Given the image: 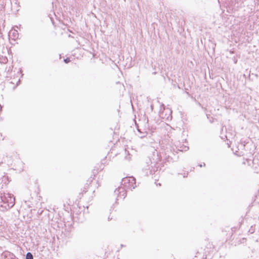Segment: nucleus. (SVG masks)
<instances>
[{
	"label": "nucleus",
	"mask_w": 259,
	"mask_h": 259,
	"mask_svg": "<svg viewBox=\"0 0 259 259\" xmlns=\"http://www.w3.org/2000/svg\"><path fill=\"white\" fill-rule=\"evenodd\" d=\"M200 166L201 167L202 166H203V164L200 165Z\"/></svg>",
	"instance_id": "0eeeda50"
},
{
	"label": "nucleus",
	"mask_w": 259,
	"mask_h": 259,
	"mask_svg": "<svg viewBox=\"0 0 259 259\" xmlns=\"http://www.w3.org/2000/svg\"><path fill=\"white\" fill-rule=\"evenodd\" d=\"M64 61L65 63H68L70 61V60L69 58H67L64 60Z\"/></svg>",
	"instance_id": "423d86ee"
},
{
	"label": "nucleus",
	"mask_w": 259,
	"mask_h": 259,
	"mask_svg": "<svg viewBox=\"0 0 259 259\" xmlns=\"http://www.w3.org/2000/svg\"><path fill=\"white\" fill-rule=\"evenodd\" d=\"M114 193L117 195L118 198H124L126 196V192L125 191V188L123 187H118L114 191Z\"/></svg>",
	"instance_id": "7ed1b4c3"
},
{
	"label": "nucleus",
	"mask_w": 259,
	"mask_h": 259,
	"mask_svg": "<svg viewBox=\"0 0 259 259\" xmlns=\"http://www.w3.org/2000/svg\"><path fill=\"white\" fill-rule=\"evenodd\" d=\"M26 259H33V255L31 252H27L26 255Z\"/></svg>",
	"instance_id": "20e7f679"
},
{
	"label": "nucleus",
	"mask_w": 259,
	"mask_h": 259,
	"mask_svg": "<svg viewBox=\"0 0 259 259\" xmlns=\"http://www.w3.org/2000/svg\"><path fill=\"white\" fill-rule=\"evenodd\" d=\"M200 166L201 167L202 166H203V164L200 165Z\"/></svg>",
	"instance_id": "6e6552de"
},
{
	"label": "nucleus",
	"mask_w": 259,
	"mask_h": 259,
	"mask_svg": "<svg viewBox=\"0 0 259 259\" xmlns=\"http://www.w3.org/2000/svg\"><path fill=\"white\" fill-rule=\"evenodd\" d=\"M10 259H18L13 254L9 253Z\"/></svg>",
	"instance_id": "39448f33"
},
{
	"label": "nucleus",
	"mask_w": 259,
	"mask_h": 259,
	"mask_svg": "<svg viewBox=\"0 0 259 259\" xmlns=\"http://www.w3.org/2000/svg\"><path fill=\"white\" fill-rule=\"evenodd\" d=\"M15 204L13 195L9 193H0V210L6 211L10 209Z\"/></svg>",
	"instance_id": "f257e3e1"
},
{
	"label": "nucleus",
	"mask_w": 259,
	"mask_h": 259,
	"mask_svg": "<svg viewBox=\"0 0 259 259\" xmlns=\"http://www.w3.org/2000/svg\"><path fill=\"white\" fill-rule=\"evenodd\" d=\"M121 183L125 188L134 189L136 187V180L133 177L123 178Z\"/></svg>",
	"instance_id": "f03ea898"
}]
</instances>
